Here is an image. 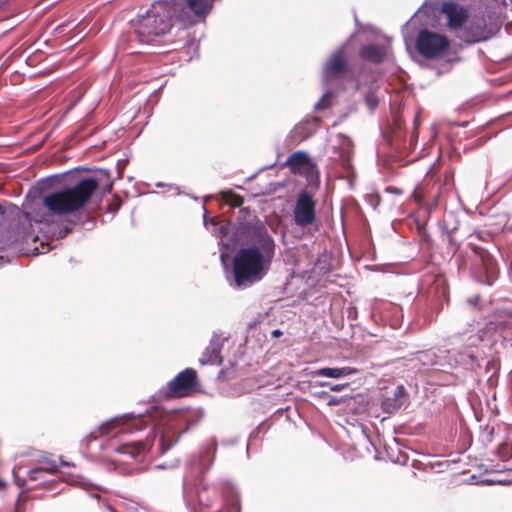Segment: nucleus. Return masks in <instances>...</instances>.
<instances>
[{
    "instance_id": "obj_1",
    "label": "nucleus",
    "mask_w": 512,
    "mask_h": 512,
    "mask_svg": "<svg viewBox=\"0 0 512 512\" xmlns=\"http://www.w3.org/2000/svg\"><path fill=\"white\" fill-rule=\"evenodd\" d=\"M183 420V411L167 409L162 406H152L145 413H127L121 417L112 418L99 426L102 435L111 432L133 433L143 430L148 423L152 428H161L159 450L161 454L169 451L179 440L187 428L181 429L179 422Z\"/></svg>"
},
{
    "instance_id": "obj_2",
    "label": "nucleus",
    "mask_w": 512,
    "mask_h": 512,
    "mask_svg": "<svg viewBox=\"0 0 512 512\" xmlns=\"http://www.w3.org/2000/svg\"><path fill=\"white\" fill-rule=\"evenodd\" d=\"M232 261L233 279L230 286L245 289L261 281L269 272L275 256L276 244L272 237L245 241Z\"/></svg>"
},
{
    "instance_id": "obj_3",
    "label": "nucleus",
    "mask_w": 512,
    "mask_h": 512,
    "mask_svg": "<svg viewBox=\"0 0 512 512\" xmlns=\"http://www.w3.org/2000/svg\"><path fill=\"white\" fill-rule=\"evenodd\" d=\"M93 177L79 179L73 186L63 187L43 196L44 212H36L34 221L50 225L54 216L71 215L80 211L98 189Z\"/></svg>"
},
{
    "instance_id": "obj_4",
    "label": "nucleus",
    "mask_w": 512,
    "mask_h": 512,
    "mask_svg": "<svg viewBox=\"0 0 512 512\" xmlns=\"http://www.w3.org/2000/svg\"><path fill=\"white\" fill-rule=\"evenodd\" d=\"M183 500L191 510L196 507L210 509L220 502L231 510L239 509L238 493L231 483L223 480L210 482L205 477L199 478L196 489L188 484L186 478L183 479Z\"/></svg>"
},
{
    "instance_id": "obj_5",
    "label": "nucleus",
    "mask_w": 512,
    "mask_h": 512,
    "mask_svg": "<svg viewBox=\"0 0 512 512\" xmlns=\"http://www.w3.org/2000/svg\"><path fill=\"white\" fill-rule=\"evenodd\" d=\"M174 13L170 2H153L145 14L138 15L133 24L138 41L143 44H154L158 37L169 32Z\"/></svg>"
},
{
    "instance_id": "obj_6",
    "label": "nucleus",
    "mask_w": 512,
    "mask_h": 512,
    "mask_svg": "<svg viewBox=\"0 0 512 512\" xmlns=\"http://www.w3.org/2000/svg\"><path fill=\"white\" fill-rule=\"evenodd\" d=\"M475 258L471 266L472 277L481 284L492 286L497 280L500 269L498 257H501L500 251L496 254L491 253L485 248L474 247Z\"/></svg>"
},
{
    "instance_id": "obj_7",
    "label": "nucleus",
    "mask_w": 512,
    "mask_h": 512,
    "mask_svg": "<svg viewBox=\"0 0 512 512\" xmlns=\"http://www.w3.org/2000/svg\"><path fill=\"white\" fill-rule=\"evenodd\" d=\"M235 227V240L245 242L272 237L263 222L248 207L239 210Z\"/></svg>"
},
{
    "instance_id": "obj_8",
    "label": "nucleus",
    "mask_w": 512,
    "mask_h": 512,
    "mask_svg": "<svg viewBox=\"0 0 512 512\" xmlns=\"http://www.w3.org/2000/svg\"><path fill=\"white\" fill-rule=\"evenodd\" d=\"M450 46L447 36L420 29L416 38V49L426 59H435L441 56Z\"/></svg>"
},
{
    "instance_id": "obj_9",
    "label": "nucleus",
    "mask_w": 512,
    "mask_h": 512,
    "mask_svg": "<svg viewBox=\"0 0 512 512\" xmlns=\"http://www.w3.org/2000/svg\"><path fill=\"white\" fill-rule=\"evenodd\" d=\"M347 45L348 42H345L336 48L323 65L322 81L325 85L343 78L350 72V65L346 55Z\"/></svg>"
},
{
    "instance_id": "obj_10",
    "label": "nucleus",
    "mask_w": 512,
    "mask_h": 512,
    "mask_svg": "<svg viewBox=\"0 0 512 512\" xmlns=\"http://www.w3.org/2000/svg\"><path fill=\"white\" fill-rule=\"evenodd\" d=\"M480 341V336L471 334L466 338L467 345L464 350H450L452 363H455V367L462 366L468 370H475L481 366L483 353L475 348Z\"/></svg>"
},
{
    "instance_id": "obj_11",
    "label": "nucleus",
    "mask_w": 512,
    "mask_h": 512,
    "mask_svg": "<svg viewBox=\"0 0 512 512\" xmlns=\"http://www.w3.org/2000/svg\"><path fill=\"white\" fill-rule=\"evenodd\" d=\"M217 446L216 438H210L205 441L197 452L191 454L186 459V466L192 470H197L199 478L204 477L205 473H207L214 464Z\"/></svg>"
},
{
    "instance_id": "obj_12",
    "label": "nucleus",
    "mask_w": 512,
    "mask_h": 512,
    "mask_svg": "<svg viewBox=\"0 0 512 512\" xmlns=\"http://www.w3.org/2000/svg\"><path fill=\"white\" fill-rule=\"evenodd\" d=\"M198 384L197 373L193 368H186L167 384L165 396L185 397L190 395Z\"/></svg>"
},
{
    "instance_id": "obj_13",
    "label": "nucleus",
    "mask_w": 512,
    "mask_h": 512,
    "mask_svg": "<svg viewBox=\"0 0 512 512\" xmlns=\"http://www.w3.org/2000/svg\"><path fill=\"white\" fill-rule=\"evenodd\" d=\"M294 223L305 228L312 225L316 220V203L313 197L306 191L301 192L296 200L293 209Z\"/></svg>"
},
{
    "instance_id": "obj_14",
    "label": "nucleus",
    "mask_w": 512,
    "mask_h": 512,
    "mask_svg": "<svg viewBox=\"0 0 512 512\" xmlns=\"http://www.w3.org/2000/svg\"><path fill=\"white\" fill-rule=\"evenodd\" d=\"M416 359L425 367H436L443 371L455 367V363H452L450 350L429 349L419 351L416 353Z\"/></svg>"
},
{
    "instance_id": "obj_15",
    "label": "nucleus",
    "mask_w": 512,
    "mask_h": 512,
    "mask_svg": "<svg viewBox=\"0 0 512 512\" xmlns=\"http://www.w3.org/2000/svg\"><path fill=\"white\" fill-rule=\"evenodd\" d=\"M228 338L224 336L221 332L214 331L212 333V337L209 341L208 346L202 352L201 357L198 362L200 365H221L223 362V358L221 356V351L224 345V342L227 341Z\"/></svg>"
},
{
    "instance_id": "obj_16",
    "label": "nucleus",
    "mask_w": 512,
    "mask_h": 512,
    "mask_svg": "<svg viewBox=\"0 0 512 512\" xmlns=\"http://www.w3.org/2000/svg\"><path fill=\"white\" fill-rule=\"evenodd\" d=\"M460 39L468 44L486 41V23L483 18H473L467 21L458 35Z\"/></svg>"
},
{
    "instance_id": "obj_17",
    "label": "nucleus",
    "mask_w": 512,
    "mask_h": 512,
    "mask_svg": "<svg viewBox=\"0 0 512 512\" xmlns=\"http://www.w3.org/2000/svg\"><path fill=\"white\" fill-rule=\"evenodd\" d=\"M442 12L446 15L447 26L451 30L460 31L469 18L468 10L453 1L444 2L442 5Z\"/></svg>"
},
{
    "instance_id": "obj_18",
    "label": "nucleus",
    "mask_w": 512,
    "mask_h": 512,
    "mask_svg": "<svg viewBox=\"0 0 512 512\" xmlns=\"http://www.w3.org/2000/svg\"><path fill=\"white\" fill-rule=\"evenodd\" d=\"M151 448V442L147 439L145 441H133L120 444L114 449L119 454L125 455L135 461H142Z\"/></svg>"
},
{
    "instance_id": "obj_19",
    "label": "nucleus",
    "mask_w": 512,
    "mask_h": 512,
    "mask_svg": "<svg viewBox=\"0 0 512 512\" xmlns=\"http://www.w3.org/2000/svg\"><path fill=\"white\" fill-rule=\"evenodd\" d=\"M177 1L170 2L173 11L177 12ZM188 9L198 18H205L212 10L214 3L211 0H183Z\"/></svg>"
},
{
    "instance_id": "obj_20",
    "label": "nucleus",
    "mask_w": 512,
    "mask_h": 512,
    "mask_svg": "<svg viewBox=\"0 0 512 512\" xmlns=\"http://www.w3.org/2000/svg\"><path fill=\"white\" fill-rule=\"evenodd\" d=\"M235 228L236 227L233 226V224L228 220L220 221L217 237L220 239L219 244L222 246V248L228 250L237 243L243 242V240H235Z\"/></svg>"
},
{
    "instance_id": "obj_21",
    "label": "nucleus",
    "mask_w": 512,
    "mask_h": 512,
    "mask_svg": "<svg viewBox=\"0 0 512 512\" xmlns=\"http://www.w3.org/2000/svg\"><path fill=\"white\" fill-rule=\"evenodd\" d=\"M359 55L363 60L379 64L384 61L387 55V49L380 44H367L360 48Z\"/></svg>"
},
{
    "instance_id": "obj_22",
    "label": "nucleus",
    "mask_w": 512,
    "mask_h": 512,
    "mask_svg": "<svg viewBox=\"0 0 512 512\" xmlns=\"http://www.w3.org/2000/svg\"><path fill=\"white\" fill-rule=\"evenodd\" d=\"M357 370L352 367H323L310 372L312 377L343 378L356 374Z\"/></svg>"
},
{
    "instance_id": "obj_23",
    "label": "nucleus",
    "mask_w": 512,
    "mask_h": 512,
    "mask_svg": "<svg viewBox=\"0 0 512 512\" xmlns=\"http://www.w3.org/2000/svg\"><path fill=\"white\" fill-rule=\"evenodd\" d=\"M405 394V388L403 385L397 386L393 395L383 399L381 407L385 413L393 414L402 407V398Z\"/></svg>"
},
{
    "instance_id": "obj_24",
    "label": "nucleus",
    "mask_w": 512,
    "mask_h": 512,
    "mask_svg": "<svg viewBox=\"0 0 512 512\" xmlns=\"http://www.w3.org/2000/svg\"><path fill=\"white\" fill-rule=\"evenodd\" d=\"M379 92L380 87L378 83L372 82L363 93L365 105L370 113H373L379 105Z\"/></svg>"
},
{
    "instance_id": "obj_25",
    "label": "nucleus",
    "mask_w": 512,
    "mask_h": 512,
    "mask_svg": "<svg viewBox=\"0 0 512 512\" xmlns=\"http://www.w3.org/2000/svg\"><path fill=\"white\" fill-rule=\"evenodd\" d=\"M286 164L290 166L292 171H296L302 167H308L312 165L311 159L308 153L305 151H296L292 153L286 160Z\"/></svg>"
},
{
    "instance_id": "obj_26",
    "label": "nucleus",
    "mask_w": 512,
    "mask_h": 512,
    "mask_svg": "<svg viewBox=\"0 0 512 512\" xmlns=\"http://www.w3.org/2000/svg\"><path fill=\"white\" fill-rule=\"evenodd\" d=\"M69 480H67L71 485H74V486H78L86 491H90L91 489H96V490H99V491H102L103 488L99 485H95L93 483H91L90 481H88L87 479H85L84 477L82 476H79V475H70L69 476Z\"/></svg>"
},
{
    "instance_id": "obj_27",
    "label": "nucleus",
    "mask_w": 512,
    "mask_h": 512,
    "mask_svg": "<svg viewBox=\"0 0 512 512\" xmlns=\"http://www.w3.org/2000/svg\"><path fill=\"white\" fill-rule=\"evenodd\" d=\"M203 209H204V214H203L204 226L206 227L207 230H209L210 232H212L214 235L217 236L220 221L216 220L215 218L208 219L207 210H206L205 205H203Z\"/></svg>"
},
{
    "instance_id": "obj_28",
    "label": "nucleus",
    "mask_w": 512,
    "mask_h": 512,
    "mask_svg": "<svg viewBox=\"0 0 512 512\" xmlns=\"http://www.w3.org/2000/svg\"><path fill=\"white\" fill-rule=\"evenodd\" d=\"M332 96L331 91H326L322 97L314 104V110L315 111H322L329 107V101L328 99Z\"/></svg>"
},
{
    "instance_id": "obj_29",
    "label": "nucleus",
    "mask_w": 512,
    "mask_h": 512,
    "mask_svg": "<svg viewBox=\"0 0 512 512\" xmlns=\"http://www.w3.org/2000/svg\"><path fill=\"white\" fill-rule=\"evenodd\" d=\"M44 473H46L44 467L32 468L27 473L28 479L32 480V481H38V480L44 481Z\"/></svg>"
},
{
    "instance_id": "obj_30",
    "label": "nucleus",
    "mask_w": 512,
    "mask_h": 512,
    "mask_svg": "<svg viewBox=\"0 0 512 512\" xmlns=\"http://www.w3.org/2000/svg\"><path fill=\"white\" fill-rule=\"evenodd\" d=\"M42 463L44 464L42 467L45 468L46 473L54 475L58 472L59 465L56 463V461L51 459H44Z\"/></svg>"
},
{
    "instance_id": "obj_31",
    "label": "nucleus",
    "mask_w": 512,
    "mask_h": 512,
    "mask_svg": "<svg viewBox=\"0 0 512 512\" xmlns=\"http://www.w3.org/2000/svg\"><path fill=\"white\" fill-rule=\"evenodd\" d=\"M243 201V197L233 193H229L226 197V202L232 207H240Z\"/></svg>"
},
{
    "instance_id": "obj_32",
    "label": "nucleus",
    "mask_w": 512,
    "mask_h": 512,
    "mask_svg": "<svg viewBox=\"0 0 512 512\" xmlns=\"http://www.w3.org/2000/svg\"><path fill=\"white\" fill-rule=\"evenodd\" d=\"M295 131L300 134L302 139L309 137L312 132L309 130V123H300L295 127Z\"/></svg>"
},
{
    "instance_id": "obj_33",
    "label": "nucleus",
    "mask_w": 512,
    "mask_h": 512,
    "mask_svg": "<svg viewBox=\"0 0 512 512\" xmlns=\"http://www.w3.org/2000/svg\"><path fill=\"white\" fill-rule=\"evenodd\" d=\"M339 157H340V161H341L343 168L347 172H349L352 169L350 154L349 153H346V154L340 153Z\"/></svg>"
},
{
    "instance_id": "obj_34",
    "label": "nucleus",
    "mask_w": 512,
    "mask_h": 512,
    "mask_svg": "<svg viewBox=\"0 0 512 512\" xmlns=\"http://www.w3.org/2000/svg\"><path fill=\"white\" fill-rule=\"evenodd\" d=\"M498 455L501 457V458H506L509 456L510 454V451H511V448L509 447L508 444L506 443H502L498 446Z\"/></svg>"
},
{
    "instance_id": "obj_35",
    "label": "nucleus",
    "mask_w": 512,
    "mask_h": 512,
    "mask_svg": "<svg viewBox=\"0 0 512 512\" xmlns=\"http://www.w3.org/2000/svg\"><path fill=\"white\" fill-rule=\"evenodd\" d=\"M428 11V7H427V3L425 2L416 12L415 14L410 18V20H408L404 26V27H407L408 25H410L412 23V21L414 20V18L417 17L418 14H422V13H427Z\"/></svg>"
},
{
    "instance_id": "obj_36",
    "label": "nucleus",
    "mask_w": 512,
    "mask_h": 512,
    "mask_svg": "<svg viewBox=\"0 0 512 512\" xmlns=\"http://www.w3.org/2000/svg\"><path fill=\"white\" fill-rule=\"evenodd\" d=\"M70 229L71 228L69 226H67V225L66 226H59L58 227V231L54 232V234L57 235V237L59 239H63V238H65L68 235V233L70 232Z\"/></svg>"
},
{
    "instance_id": "obj_37",
    "label": "nucleus",
    "mask_w": 512,
    "mask_h": 512,
    "mask_svg": "<svg viewBox=\"0 0 512 512\" xmlns=\"http://www.w3.org/2000/svg\"><path fill=\"white\" fill-rule=\"evenodd\" d=\"M13 474H14V480H15V483L18 487L22 488L24 487L25 483H26V479H23V478H20L18 477L16 474H15V471H13Z\"/></svg>"
},
{
    "instance_id": "obj_38",
    "label": "nucleus",
    "mask_w": 512,
    "mask_h": 512,
    "mask_svg": "<svg viewBox=\"0 0 512 512\" xmlns=\"http://www.w3.org/2000/svg\"><path fill=\"white\" fill-rule=\"evenodd\" d=\"M464 336H465V334L456 333V334L452 335L449 339H450L451 343H456V342L462 340V338Z\"/></svg>"
},
{
    "instance_id": "obj_39",
    "label": "nucleus",
    "mask_w": 512,
    "mask_h": 512,
    "mask_svg": "<svg viewBox=\"0 0 512 512\" xmlns=\"http://www.w3.org/2000/svg\"><path fill=\"white\" fill-rule=\"evenodd\" d=\"M346 386H347V384H335V385L330 384V388L329 389L331 391L339 392L342 389H344Z\"/></svg>"
},
{
    "instance_id": "obj_40",
    "label": "nucleus",
    "mask_w": 512,
    "mask_h": 512,
    "mask_svg": "<svg viewBox=\"0 0 512 512\" xmlns=\"http://www.w3.org/2000/svg\"><path fill=\"white\" fill-rule=\"evenodd\" d=\"M22 495H23V492H20L18 497H17V500H16V504H15V508H14V512H24L21 507H20V500L22 498Z\"/></svg>"
},
{
    "instance_id": "obj_41",
    "label": "nucleus",
    "mask_w": 512,
    "mask_h": 512,
    "mask_svg": "<svg viewBox=\"0 0 512 512\" xmlns=\"http://www.w3.org/2000/svg\"><path fill=\"white\" fill-rule=\"evenodd\" d=\"M479 483L482 485L491 486V485H497V480L486 478V479H482Z\"/></svg>"
},
{
    "instance_id": "obj_42",
    "label": "nucleus",
    "mask_w": 512,
    "mask_h": 512,
    "mask_svg": "<svg viewBox=\"0 0 512 512\" xmlns=\"http://www.w3.org/2000/svg\"><path fill=\"white\" fill-rule=\"evenodd\" d=\"M478 300H479V297L476 296V297H473V298H469L467 299V304L469 306H471L472 308H475L478 304Z\"/></svg>"
},
{
    "instance_id": "obj_43",
    "label": "nucleus",
    "mask_w": 512,
    "mask_h": 512,
    "mask_svg": "<svg viewBox=\"0 0 512 512\" xmlns=\"http://www.w3.org/2000/svg\"><path fill=\"white\" fill-rule=\"evenodd\" d=\"M58 465H59V467L60 466H71V467L75 466L74 463L67 462V461L63 460L62 458L60 459V463Z\"/></svg>"
},
{
    "instance_id": "obj_44",
    "label": "nucleus",
    "mask_w": 512,
    "mask_h": 512,
    "mask_svg": "<svg viewBox=\"0 0 512 512\" xmlns=\"http://www.w3.org/2000/svg\"><path fill=\"white\" fill-rule=\"evenodd\" d=\"M497 485H512V480H497Z\"/></svg>"
},
{
    "instance_id": "obj_45",
    "label": "nucleus",
    "mask_w": 512,
    "mask_h": 512,
    "mask_svg": "<svg viewBox=\"0 0 512 512\" xmlns=\"http://www.w3.org/2000/svg\"><path fill=\"white\" fill-rule=\"evenodd\" d=\"M339 403L338 399L334 396L330 397L328 401V405H337Z\"/></svg>"
},
{
    "instance_id": "obj_46",
    "label": "nucleus",
    "mask_w": 512,
    "mask_h": 512,
    "mask_svg": "<svg viewBox=\"0 0 512 512\" xmlns=\"http://www.w3.org/2000/svg\"><path fill=\"white\" fill-rule=\"evenodd\" d=\"M272 337H279L282 335V331L280 329H275L272 331Z\"/></svg>"
},
{
    "instance_id": "obj_47",
    "label": "nucleus",
    "mask_w": 512,
    "mask_h": 512,
    "mask_svg": "<svg viewBox=\"0 0 512 512\" xmlns=\"http://www.w3.org/2000/svg\"><path fill=\"white\" fill-rule=\"evenodd\" d=\"M316 384L320 387H329L330 388V384L329 382H316Z\"/></svg>"
},
{
    "instance_id": "obj_48",
    "label": "nucleus",
    "mask_w": 512,
    "mask_h": 512,
    "mask_svg": "<svg viewBox=\"0 0 512 512\" xmlns=\"http://www.w3.org/2000/svg\"><path fill=\"white\" fill-rule=\"evenodd\" d=\"M6 213L4 207L0 204V216H3Z\"/></svg>"
},
{
    "instance_id": "obj_49",
    "label": "nucleus",
    "mask_w": 512,
    "mask_h": 512,
    "mask_svg": "<svg viewBox=\"0 0 512 512\" xmlns=\"http://www.w3.org/2000/svg\"><path fill=\"white\" fill-rule=\"evenodd\" d=\"M5 485V482L0 478V491L4 489Z\"/></svg>"
},
{
    "instance_id": "obj_50",
    "label": "nucleus",
    "mask_w": 512,
    "mask_h": 512,
    "mask_svg": "<svg viewBox=\"0 0 512 512\" xmlns=\"http://www.w3.org/2000/svg\"><path fill=\"white\" fill-rule=\"evenodd\" d=\"M90 496L95 499H99V495L96 493H91Z\"/></svg>"
},
{
    "instance_id": "obj_51",
    "label": "nucleus",
    "mask_w": 512,
    "mask_h": 512,
    "mask_svg": "<svg viewBox=\"0 0 512 512\" xmlns=\"http://www.w3.org/2000/svg\"><path fill=\"white\" fill-rule=\"evenodd\" d=\"M391 191H393V193H401V191L399 189H396V188H393Z\"/></svg>"
},
{
    "instance_id": "obj_52",
    "label": "nucleus",
    "mask_w": 512,
    "mask_h": 512,
    "mask_svg": "<svg viewBox=\"0 0 512 512\" xmlns=\"http://www.w3.org/2000/svg\"><path fill=\"white\" fill-rule=\"evenodd\" d=\"M62 27H63L62 25L58 26V27L56 28V31L61 32V31H62Z\"/></svg>"
},
{
    "instance_id": "obj_53",
    "label": "nucleus",
    "mask_w": 512,
    "mask_h": 512,
    "mask_svg": "<svg viewBox=\"0 0 512 512\" xmlns=\"http://www.w3.org/2000/svg\"><path fill=\"white\" fill-rule=\"evenodd\" d=\"M320 395H321V396H326V395H328V393H327V392H325V391H322V392L320 393Z\"/></svg>"
},
{
    "instance_id": "obj_54",
    "label": "nucleus",
    "mask_w": 512,
    "mask_h": 512,
    "mask_svg": "<svg viewBox=\"0 0 512 512\" xmlns=\"http://www.w3.org/2000/svg\"><path fill=\"white\" fill-rule=\"evenodd\" d=\"M224 256H225V251H223V250H222V251H221V258L223 259V258H224Z\"/></svg>"
},
{
    "instance_id": "obj_55",
    "label": "nucleus",
    "mask_w": 512,
    "mask_h": 512,
    "mask_svg": "<svg viewBox=\"0 0 512 512\" xmlns=\"http://www.w3.org/2000/svg\"><path fill=\"white\" fill-rule=\"evenodd\" d=\"M163 186H164V184H163V183H158V184L156 185V187H163Z\"/></svg>"
},
{
    "instance_id": "obj_56",
    "label": "nucleus",
    "mask_w": 512,
    "mask_h": 512,
    "mask_svg": "<svg viewBox=\"0 0 512 512\" xmlns=\"http://www.w3.org/2000/svg\"><path fill=\"white\" fill-rule=\"evenodd\" d=\"M155 468L160 469V468H164V466L163 465H157V466H155Z\"/></svg>"
},
{
    "instance_id": "obj_57",
    "label": "nucleus",
    "mask_w": 512,
    "mask_h": 512,
    "mask_svg": "<svg viewBox=\"0 0 512 512\" xmlns=\"http://www.w3.org/2000/svg\"><path fill=\"white\" fill-rule=\"evenodd\" d=\"M70 225H75L76 222L75 221H69Z\"/></svg>"
},
{
    "instance_id": "obj_58",
    "label": "nucleus",
    "mask_w": 512,
    "mask_h": 512,
    "mask_svg": "<svg viewBox=\"0 0 512 512\" xmlns=\"http://www.w3.org/2000/svg\"><path fill=\"white\" fill-rule=\"evenodd\" d=\"M356 89L359 90L360 89V84H357L356 85Z\"/></svg>"
},
{
    "instance_id": "obj_59",
    "label": "nucleus",
    "mask_w": 512,
    "mask_h": 512,
    "mask_svg": "<svg viewBox=\"0 0 512 512\" xmlns=\"http://www.w3.org/2000/svg\"><path fill=\"white\" fill-rule=\"evenodd\" d=\"M506 470H507V471H511V472H512V466H511V467H509V468H507Z\"/></svg>"
}]
</instances>
